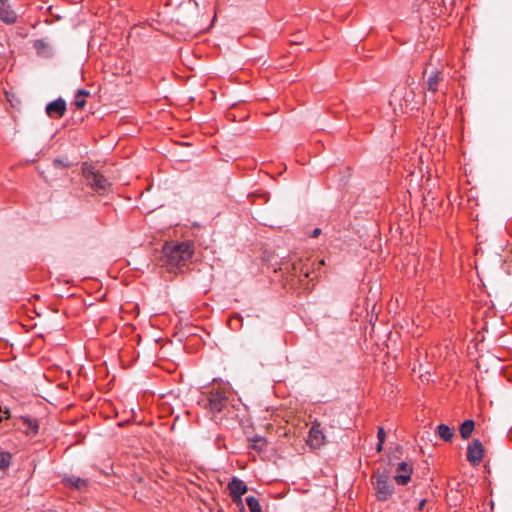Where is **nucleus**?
I'll return each instance as SVG.
<instances>
[{"instance_id": "6e6552de", "label": "nucleus", "mask_w": 512, "mask_h": 512, "mask_svg": "<svg viewBox=\"0 0 512 512\" xmlns=\"http://www.w3.org/2000/svg\"><path fill=\"white\" fill-rule=\"evenodd\" d=\"M66 102L58 98L46 105L45 111L50 118H61L66 112Z\"/></svg>"}, {"instance_id": "b1692460", "label": "nucleus", "mask_w": 512, "mask_h": 512, "mask_svg": "<svg viewBox=\"0 0 512 512\" xmlns=\"http://www.w3.org/2000/svg\"><path fill=\"white\" fill-rule=\"evenodd\" d=\"M321 234V229L320 228H315L312 233L310 234V237L312 238H316L318 237L319 235Z\"/></svg>"}, {"instance_id": "bb28decb", "label": "nucleus", "mask_w": 512, "mask_h": 512, "mask_svg": "<svg viewBox=\"0 0 512 512\" xmlns=\"http://www.w3.org/2000/svg\"><path fill=\"white\" fill-rule=\"evenodd\" d=\"M53 164H54V166H55V167H61V166H63V162H62L61 160H59V159H55V160L53 161Z\"/></svg>"}, {"instance_id": "1a4fd4ad", "label": "nucleus", "mask_w": 512, "mask_h": 512, "mask_svg": "<svg viewBox=\"0 0 512 512\" xmlns=\"http://www.w3.org/2000/svg\"><path fill=\"white\" fill-rule=\"evenodd\" d=\"M442 81H443L442 72L438 69H434L428 75L424 89L428 92L435 94L437 91L440 90Z\"/></svg>"}, {"instance_id": "f03ea898", "label": "nucleus", "mask_w": 512, "mask_h": 512, "mask_svg": "<svg viewBox=\"0 0 512 512\" xmlns=\"http://www.w3.org/2000/svg\"><path fill=\"white\" fill-rule=\"evenodd\" d=\"M375 496L379 501H387L394 493V486L386 472H377L372 476Z\"/></svg>"}, {"instance_id": "dca6fc26", "label": "nucleus", "mask_w": 512, "mask_h": 512, "mask_svg": "<svg viewBox=\"0 0 512 512\" xmlns=\"http://www.w3.org/2000/svg\"><path fill=\"white\" fill-rule=\"evenodd\" d=\"M89 95V92L84 89H79L75 95V99L73 105L76 109H82L86 105V97Z\"/></svg>"}, {"instance_id": "423d86ee", "label": "nucleus", "mask_w": 512, "mask_h": 512, "mask_svg": "<svg viewBox=\"0 0 512 512\" xmlns=\"http://www.w3.org/2000/svg\"><path fill=\"white\" fill-rule=\"evenodd\" d=\"M209 409L213 413L221 412L227 404V396L224 391H212L209 396Z\"/></svg>"}, {"instance_id": "f3484780", "label": "nucleus", "mask_w": 512, "mask_h": 512, "mask_svg": "<svg viewBox=\"0 0 512 512\" xmlns=\"http://www.w3.org/2000/svg\"><path fill=\"white\" fill-rule=\"evenodd\" d=\"M23 424L26 427L27 433L33 434V435L37 434L38 429H39L37 420L23 418Z\"/></svg>"}, {"instance_id": "7c9ffc66", "label": "nucleus", "mask_w": 512, "mask_h": 512, "mask_svg": "<svg viewBox=\"0 0 512 512\" xmlns=\"http://www.w3.org/2000/svg\"><path fill=\"white\" fill-rule=\"evenodd\" d=\"M2 421V417L0 416V422Z\"/></svg>"}, {"instance_id": "f257e3e1", "label": "nucleus", "mask_w": 512, "mask_h": 512, "mask_svg": "<svg viewBox=\"0 0 512 512\" xmlns=\"http://www.w3.org/2000/svg\"><path fill=\"white\" fill-rule=\"evenodd\" d=\"M163 261L171 267L184 265L194 254V245L191 241L166 242L163 246Z\"/></svg>"}, {"instance_id": "0eeeda50", "label": "nucleus", "mask_w": 512, "mask_h": 512, "mask_svg": "<svg viewBox=\"0 0 512 512\" xmlns=\"http://www.w3.org/2000/svg\"><path fill=\"white\" fill-rule=\"evenodd\" d=\"M413 472V467L411 464L402 461L398 464L396 468V474L394 476V480L398 485L405 486L409 483L411 479V474Z\"/></svg>"}, {"instance_id": "4468645a", "label": "nucleus", "mask_w": 512, "mask_h": 512, "mask_svg": "<svg viewBox=\"0 0 512 512\" xmlns=\"http://www.w3.org/2000/svg\"><path fill=\"white\" fill-rule=\"evenodd\" d=\"M249 441L251 442L249 447L256 450L258 453L263 452L267 447V441L262 436L256 435L253 438H250Z\"/></svg>"}, {"instance_id": "a878e982", "label": "nucleus", "mask_w": 512, "mask_h": 512, "mask_svg": "<svg viewBox=\"0 0 512 512\" xmlns=\"http://www.w3.org/2000/svg\"><path fill=\"white\" fill-rule=\"evenodd\" d=\"M413 96H414L413 91H410V92H409V94H406V95L404 96V100H405V102L407 103V102L412 101Z\"/></svg>"}, {"instance_id": "f8f14e48", "label": "nucleus", "mask_w": 512, "mask_h": 512, "mask_svg": "<svg viewBox=\"0 0 512 512\" xmlns=\"http://www.w3.org/2000/svg\"><path fill=\"white\" fill-rule=\"evenodd\" d=\"M63 482L70 487H73L77 490H82L87 487L88 481L86 479L80 478L78 476H65L63 478Z\"/></svg>"}, {"instance_id": "c756f323", "label": "nucleus", "mask_w": 512, "mask_h": 512, "mask_svg": "<svg viewBox=\"0 0 512 512\" xmlns=\"http://www.w3.org/2000/svg\"><path fill=\"white\" fill-rule=\"evenodd\" d=\"M2 1H3V0H0V5L2 4Z\"/></svg>"}, {"instance_id": "5701e85b", "label": "nucleus", "mask_w": 512, "mask_h": 512, "mask_svg": "<svg viewBox=\"0 0 512 512\" xmlns=\"http://www.w3.org/2000/svg\"><path fill=\"white\" fill-rule=\"evenodd\" d=\"M301 272L304 274L306 278L310 276V270L308 267H306V264L303 265V267L301 268Z\"/></svg>"}, {"instance_id": "4be33fe9", "label": "nucleus", "mask_w": 512, "mask_h": 512, "mask_svg": "<svg viewBox=\"0 0 512 512\" xmlns=\"http://www.w3.org/2000/svg\"><path fill=\"white\" fill-rule=\"evenodd\" d=\"M45 46V42L43 40H36L34 43V47L39 50Z\"/></svg>"}, {"instance_id": "412c9836", "label": "nucleus", "mask_w": 512, "mask_h": 512, "mask_svg": "<svg viewBox=\"0 0 512 512\" xmlns=\"http://www.w3.org/2000/svg\"><path fill=\"white\" fill-rule=\"evenodd\" d=\"M385 437H386V433H385L384 428L383 427H379L378 431H377L378 441H380L381 443H384L385 442Z\"/></svg>"}, {"instance_id": "a211bd4d", "label": "nucleus", "mask_w": 512, "mask_h": 512, "mask_svg": "<svg viewBox=\"0 0 512 512\" xmlns=\"http://www.w3.org/2000/svg\"><path fill=\"white\" fill-rule=\"evenodd\" d=\"M246 504L250 512H262L261 505L256 497L248 496L246 498Z\"/></svg>"}, {"instance_id": "6ab92c4d", "label": "nucleus", "mask_w": 512, "mask_h": 512, "mask_svg": "<svg viewBox=\"0 0 512 512\" xmlns=\"http://www.w3.org/2000/svg\"><path fill=\"white\" fill-rule=\"evenodd\" d=\"M242 321H243L242 317L239 314H237V315L232 316L229 319L228 324L232 330H238L242 326Z\"/></svg>"}, {"instance_id": "39448f33", "label": "nucleus", "mask_w": 512, "mask_h": 512, "mask_svg": "<svg viewBox=\"0 0 512 512\" xmlns=\"http://www.w3.org/2000/svg\"><path fill=\"white\" fill-rule=\"evenodd\" d=\"M484 456V447L480 440L474 439L467 448V460L471 465L477 466Z\"/></svg>"}, {"instance_id": "7ed1b4c3", "label": "nucleus", "mask_w": 512, "mask_h": 512, "mask_svg": "<svg viewBox=\"0 0 512 512\" xmlns=\"http://www.w3.org/2000/svg\"><path fill=\"white\" fill-rule=\"evenodd\" d=\"M87 184L97 193L104 194L110 189V182L106 177L91 168H83Z\"/></svg>"}, {"instance_id": "2eb2a0df", "label": "nucleus", "mask_w": 512, "mask_h": 512, "mask_svg": "<svg viewBox=\"0 0 512 512\" xmlns=\"http://www.w3.org/2000/svg\"><path fill=\"white\" fill-rule=\"evenodd\" d=\"M475 427V423L472 419L465 420L460 426V435L463 439H468Z\"/></svg>"}, {"instance_id": "393cba45", "label": "nucleus", "mask_w": 512, "mask_h": 512, "mask_svg": "<svg viewBox=\"0 0 512 512\" xmlns=\"http://www.w3.org/2000/svg\"><path fill=\"white\" fill-rule=\"evenodd\" d=\"M425 505H426V499H422L419 501V503L417 505V509L419 511H422L424 509Z\"/></svg>"}, {"instance_id": "ddd939ff", "label": "nucleus", "mask_w": 512, "mask_h": 512, "mask_svg": "<svg viewBox=\"0 0 512 512\" xmlns=\"http://www.w3.org/2000/svg\"><path fill=\"white\" fill-rule=\"evenodd\" d=\"M436 433L442 440L450 442L454 436V429L446 424H440L437 426Z\"/></svg>"}, {"instance_id": "aec40b11", "label": "nucleus", "mask_w": 512, "mask_h": 512, "mask_svg": "<svg viewBox=\"0 0 512 512\" xmlns=\"http://www.w3.org/2000/svg\"><path fill=\"white\" fill-rule=\"evenodd\" d=\"M11 462V454L8 452H0V470H5Z\"/></svg>"}, {"instance_id": "c85d7f7f", "label": "nucleus", "mask_w": 512, "mask_h": 512, "mask_svg": "<svg viewBox=\"0 0 512 512\" xmlns=\"http://www.w3.org/2000/svg\"><path fill=\"white\" fill-rule=\"evenodd\" d=\"M318 265H324V261H323V260H321V261L318 263Z\"/></svg>"}, {"instance_id": "20e7f679", "label": "nucleus", "mask_w": 512, "mask_h": 512, "mask_svg": "<svg viewBox=\"0 0 512 512\" xmlns=\"http://www.w3.org/2000/svg\"><path fill=\"white\" fill-rule=\"evenodd\" d=\"M227 489L233 499V501L236 504H242V496L247 492L248 487L246 483L237 478L234 477L232 480L228 483Z\"/></svg>"}, {"instance_id": "cd10ccee", "label": "nucleus", "mask_w": 512, "mask_h": 512, "mask_svg": "<svg viewBox=\"0 0 512 512\" xmlns=\"http://www.w3.org/2000/svg\"><path fill=\"white\" fill-rule=\"evenodd\" d=\"M383 444H384V443H381L380 441H378V444H377V446H376V450H377V452H381V451H382V449H383Z\"/></svg>"}, {"instance_id": "9b49d317", "label": "nucleus", "mask_w": 512, "mask_h": 512, "mask_svg": "<svg viewBox=\"0 0 512 512\" xmlns=\"http://www.w3.org/2000/svg\"><path fill=\"white\" fill-rule=\"evenodd\" d=\"M0 19L6 24H14L17 21V14L11 8L8 0H3L0 5Z\"/></svg>"}, {"instance_id": "9d476101", "label": "nucleus", "mask_w": 512, "mask_h": 512, "mask_svg": "<svg viewBox=\"0 0 512 512\" xmlns=\"http://www.w3.org/2000/svg\"><path fill=\"white\" fill-rule=\"evenodd\" d=\"M325 435L319 423H313L308 435V443L313 447H319L324 443Z\"/></svg>"}]
</instances>
